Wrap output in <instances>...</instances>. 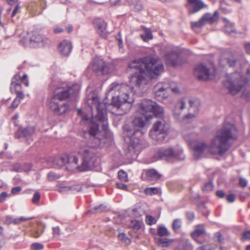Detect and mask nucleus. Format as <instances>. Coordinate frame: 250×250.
I'll return each mask as SVG.
<instances>
[{
    "label": "nucleus",
    "instance_id": "nucleus-1",
    "mask_svg": "<svg viewBox=\"0 0 250 250\" xmlns=\"http://www.w3.org/2000/svg\"><path fill=\"white\" fill-rule=\"evenodd\" d=\"M127 71L131 73L130 86L125 83H112L106 93L104 104L100 102L98 97L94 94L89 95L86 100L87 104L90 107L92 115L93 110L97 112L95 119L102 124L104 131L108 129L107 118L105 110L108 96H111V104L114 110L112 113L116 115H123L130 109L132 106L131 93L140 90L143 92L149 81L157 78L164 71V65L158 57H146L134 60L128 66Z\"/></svg>",
    "mask_w": 250,
    "mask_h": 250
},
{
    "label": "nucleus",
    "instance_id": "nucleus-2",
    "mask_svg": "<svg viewBox=\"0 0 250 250\" xmlns=\"http://www.w3.org/2000/svg\"><path fill=\"white\" fill-rule=\"evenodd\" d=\"M184 137L189 142L190 146L194 151V155L197 158L201 157L207 149L211 153L222 155L231 146L230 141L236 139V128L232 124H224L222 127L216 131L214 136L211 139L209 146L203 141H191L186 135H184Z\"/></svg>",
    "mask_w": 250,
    "mask_h": 250
},
{
    "label": "nucleus",
    "instance_id": "nucleus-3",
    "mask_svg": "<svg viewBox=\"0 0 250 250\" xmlns=\"http://www.w3.org/2000/svg\"><path fill=\"white\" fill-rule=\"evenodd\" d=\"M97 120L93 117L90 121L89 132L85 134L84 140L80 144L77 154L82 157V163L77 166L80 171H85L93 167L97 160L94 147L100 146L102 140L99 137V126L102 125Z\"/></svg>",
    "mask_w": 250,
    "mask_h": 250
},
{
    "label": "nucleus",
    "instance_id": "nucleus-4",
    "mask_svg": "<svg viewBox=\"0 0 250 250\" xmlns=\"http://www.w3.org/2000/svg\"><path fill=\"white\" fill-rule=\"evenodd\" d=\"M79 90L80 86L78 84H73L72 87L58 88L49 102V107L51 110L56 115H62L67 113L70 107L66 100Z\"/></svg>",
    "mask_w": 250,
    "mask_h": 250
},
{
    "label": "nucleus",
    "instance_id": "nucleus-5",
    "mask_svg": "<svg viewBox=\"0 0 250 250\" xmlns=\"http://www.w3.org/2000/svg\"><path fill=\"white\" fill-rule=\"evenodd\" d=\"M152 118V115L143 114L140 113L135 116L130 125H125L124 129L125 135L131 140L134 139L136 134H142L140 129L146 126Z\"/></svg>",
    "mask_w": 250,
    "mask_h": 250
},
{
    "label": "nucleus",
    "instance_id": "nucleus-6",
    "mask_svg": "<svg viewBox=\"0 0 250 250\" xmlns=\"http://www.w3.org/2000/svg\"><path fill=\"white\" fill-rule=\"evenodd\" d=\"M140 112L143 114L152 115V118L163 119L164 117L163 108L150 100H143L140 105Z\"/></svg>",
    "mask_w": 250,
    "mask_h": 250
},
{
    "label": "nucleus",
    "instance_id": "nucleus-7",
    "mask_svg": "<svg viewBox=\"0 0 250 250\" xmlns=\"http://www.w3.org/2000/svg\"><path fill=\"white\" fill-rule=\"evenodd\" d=\"M169 125L164 120L156 122L149 132V136L157 142L163 141L167 136Z\"/></svg>",
    "mask_w": 250,
    "mask_h": 250
},
{
    "label": "nucleus",
    "instance_id": "nucleus-8",
    "mask_svg": "<svg viewBox=\"0 0 250 250\" xmlns=\"http://www.w3.org/2000/svg\"><path fill=\"white\" fill-rule=\"evenodd\" d=\"M27 78V75L25 74L21 76L19 73H17L12 79L10 91L12 93H15L20 99H23L24 98V94L21 90V83L24 84L26 87L29 85V82Z\"/></svg>",
    "mask_w": 250,
    "mask_h": 250
},
{
    "label": "nucleus",
    "instance_id": "nucleus-9",
    "mask_svg": "<svg viewBox=\"0 0 250 250\" xmlns=\"http://www.w3.org/2000/svg\"><path fill=\"white\" fill-rule=\"evenodd\" d=\"M154 157L164 160H167L169 158L183 160L185 158V155L182 148L173 149V148H160L155 153Z\"/></svg>",
    "mask_w": 250,
    "mask_h": 250
},
{
    "label": "nucleus",
    "instance_id": "nucleus-10",
    "mask_svg": "<svg viewBox=\"0 0 250 250\" xmlns=\"http://www.w3.org/2000/svg\"><path fill=\"white\" fill-rule=\"evenodd\" d=\"M175 83L174 82L170 83H162L157 84L154 87V92L158 100H161L162 99H166L168 97L167 91L171 90L173 93L179 94L180 93L179 88L175 86Z\"/></svg>",
    "mask_w": 250,
    "mask_h": 250
},
{
    "label": "nucleus",
    "instance_id": "nucleus-11",
    "mask_svg": "<svg viewBox=\"0 0 250 250\" xmlns=\"http://www.w3.org/2000/svg\"><path fill=\"white\" fill-rule=\"evenodd\" d=\"M89 68L98 74L104 75L111 72L112 65L105 62L100 58H96L89 65Z\"/></svg>",
    "mask_w": 250,
    "mask_h": 250
},
{
    "label": "nucleus",
    "instance_id": "nucleus-12",
    "mask_svg": "<svg viewBox=\"0 0 250 250\" xmlns=\"http://www.w3.org/2000/svg\"><path fill=\"white\" fill-rule=\"evenodd\" d=\"M165 58L167 65L175 67L181 65L186 62V60L180 57L178 51H169L165 53Z\"/></svg>",
    "mask_w": 250,
    "mask_h": 250
},
{
    "label": "nucleus",
    "instance_id": "nucleus-13",
    "mask_svg": "<svg viewBox=\"0 0 250 250\" xmlns=\"http://www.w3.org/2000/svg\"><path fill=\"white\" fill-rule=\"evenodd\" d=\"M48 42L47 38L37 32H32L29 36V45L32 47H43L48 43Z\"/></svg>",
    "mask_w": 250,
    "mask_h": 250
},
{
    "label": "nucleus",
    "instance_id": "nucleus-14",
    "mask_svg": "<svg viewBox=\"0 0 250 250\" xmlns=\"http://www.w3.org/2000/svg\"><path fill=\"white\" fill-rule=\"evenodd\" d=\"M218 18L219 13L217 11H215L213 15L207 13L202 16L198 21L191 23V26L192 28L200 27L204 25L206 22L213 23L217 21Z\"/></svg>",
    "mask_w": 250,
    "mask_h": 250
},
{
    "label": "nucleus",
    "instance_id": "nucleus-15",
    "mask_svg": "<svg viewBox=\"0 0 250 250\" xmlns=\"http://www.w3.org/2000/svg\"><path fill=\"white\" fill-rule=\"evenodd\" d=\"M194 75L200 80L207 81L209 79L210 73L208 68L203 63H200L195 67Z\"/></svg>",
    "mask_w": 250,
    "mask_h": 250
},
{
    "label": "nucleus",
    "instance_id": "nucleus-16",
    "mask_svg": "<svg viewBox=\"0 0 250 250\" xmlns=\"http://www.w3.org/2000/svg\"><path fill=\"white\" fill-rule=\"evenodd\" d=\"M188 4L187 7L188 9L190 14L195 13L204 7H206V5L201 0H187Z\"/></svg>",
    "mask_w": 250,
    "mask_h": 250
},
{
    "label": "nucleus",
    "instance_id": "nucleus-17",
    "mask_svg": "<svg viewBox=\"0 0 250 250\" xmlns=\"http://www.w3.org/2000/svg\"><path fill=\"white\" fill-rule=\"evenodd\" d=\"M189 104L190 105L188 109L189 113L186 116V118L187 119H191L195 117L199 111L200 106V101L198 99H190L189 101Z\"/></svg>",
    "mask_w": 250,
    "mask_h": 250
},
{
    "label": "nucleus",
    "instance_id": "nucleus-18",
    "mask_svg": "<svg viewBox=\"0 0 250 250\" xmlns=\"http://www.w3.org/2000/svg\"><path fill=\"white\" fill-rule=\"evenodd\" d=\"M93 24L98 34L103 38H105L107 34L106 23L100 18L95 19Z\"/></svg>",
    "mask_w": 250,
    "mask_h": 250
},
{
    "label": "nucleus",
    "instance_id": "nucleus-19",
    "mask_svg": "<svg viewBox=\"0 0 250 250\" xmlns=\"http://www.w3.org/2000/svg\"><path fill=\"white\" fill-rule=\"evenodd\" d=\"M35 128L32 126H27L25 128H19L15 134L17 138H29L34 132Z\"/></svg>",
    "mask_w": 250,
    "mask_h": 250
},
{
    "label": "nucleus",
    "instance_id": "nucleus-20",
    "mask_svg": "<svg viewBox=\"0 0 250 250\" xmlns=\"http://www.w3.org/2000/svg\"><path fill=\"white\" fill-rule=\"evenodd\" d=\"M205 233L204 225L200 224L196 226L195 230L191 233V237L197 243L201 244L204 241L200 240L199 238Z\"/></svg>",
    "mask_w": 250,
    "mask_h": 250
},
{
    "label": "nucleus",
    "instance_id": "nucleus-21",
    "mask_svg": "<svg viewBox=\"0 0 250 250\" xmlns=\"http://www.w3.org/2000/svg\"><path fill=\"white\" fill-rule=\"evenodd\" d=\"M72 48V46L70 42L63 40L60 43L58 49L62 55L67 56L70 53Z\"/></svg>",
    "mask_w": 250,
    "mask_h": 250
},
{
    "label": "nucleus",
    "instance_id": "nucleus-22",
    "mask_svg": "<svg viewBox=\"0 0 250 250\" xmlns=\"http://www.w3.org/2000/svg\"><path fill=\"white\" fill-rule=\"evenodd\" d=\"M162 175L155 169H149L146 172V177L148 181H156L160 179Z\"/></svg>",
    "mask_w": 250,
    "mask_h": 250
},
{
    "label": "nucleus",
    "instance_id": "nucleus-23",
    "mask_svg": "<svg viewBox=\"0 0 250 250\" xmlns=\"http://www.w3.org/2000/svg\"><path fill=\"white\" fill-rule=\"evenodd\" d=\"M64 156L66 158V164H72L73 167H76L77 168L79 160L75 152H71L67 155H64Z\"/></svg>",
    "mask_w": 250,
    "mask_h": 250
},
{
    "label": "nucleus",
    "instance_id": "nucleus-24",
    "mask_svg": "<svg viewBox=\"0 0 250 250\" xmlns=\"http://www.w3.org/2000/svg\"><path fill=\"white\" fill-rule=\"evenodd\" d=\"M193 246L188 239H183L175 250H193Z\"/></svg>",
    "mask_w": 250,
    "mask_h": 250
},
{
    "label": "nucleus",
    "instance_id": "nucleus-25",
    "mask_svg": "<svg viewBox=\"0 0 250 250\" xmlns=\"http://www.w3.org/2000/svg\"><path fill=\"white\" fill-rule=\"evenodd\" d=\"M65 160H66V158L65 157L64 155H63L53 158L52 160V162L54 165L61 167L66 164Z\"/></svg>",
    "mask_w": 250,
    "mask_h": 250
},
{
    "label": "nucleus",
    "instance_id": "nucleus-26",
    "mask_svg": "<svg viewBox=\"0 0 250 250\" xmlns=\"http://www.w3.org/2000/svg\"><path fill=\"white\" fill-rule=\"evenodd\" d=\"M44 228V225L42 223H40L38 225L37 229L33 230L31 232V235L36 238L40 237L43 233Z\"/></svg>",
    "mask_w": 250,
    "mask_h": 250
},
{
    "label": "nucleus",
    "instance_id": "nucleus-27",
    "mask_svg": "<svg viewBox=\"0 0 250 250\" xmlns=\"http://www.w3.org/2000/svg\"><path fill=\"white\" fill-rule=\"evenodd\" d=\"M225 32L232 36H235L236 34V30L233 24L227 22L225 27Z\"/></svg>",
    "mask_w": 250,
    "mask_h": 250
},
{
    "label": "nucleus",
    "instance_id": "nucleus-28",
    "mask_svg": "<svg viewBox=\"0 0 250 250\" xmlns=\"http://www.w3.org/2000/svg\"><path fill=\"white\" fill-rule=\"evenodd\" d=\"M173 240L166 238H159L157 241V244L162 247H167L172 243Z\"/></svg>",
    "mask_w": 250,
    "mask_h": 250
},
{
    "label": "nucleus",
    "instance_id": "nucleus-29",
    "mask_svg": "<svg viewBox=\"0 0 250 250\" xmlns=\"http://www.w3.org/2000/svg\"><path fill=\"white\" fill-rule=\"evenodd\" d=\"M27 166L29 167V165H28V164H16L13 166L12 170L17 172L27 171L29 168H26L24 167Z\"/></svg>",
    "mask_w": 250,
    "mask_h": 250
},
{
    "label": "nucleus",
    "instance_id": "nucleus-30",
    "mask_svg": "<svg viewBox=\"0 0 250 250\" xmlns=\"http://www.w3.org/2000/svg\"><path fill=\"white\" fill-rule=\"evenodd\" d=\"M107 209L105 205L102 204L91 209L90 212L92 213H101L106 211Z\"/></svg>",
    "mask_w": 250,
    "mask_h": 250
},
{
    "label": "nucleus",
    "instance_id": "nucleus-31",
    "mask_svg": "<svg viewBox=\"0 0 250 250\" xmlns=\"http://www.w3.org/2000/svg\"><path fill=\"white\" fill-rule=\"evenodd\" d=\"M157 233L160 236H168L170 233L164 226H160L157 230Z\"/></svg>",
    "mask_w": 250,
    "mask_h": 250
},
{
    "label": "nucleus",
    "instance_id": "nucleus-32",
    "mask_svg": "<svg viewBox=\"0 0 250 250\" xmlns=\"http://www.w3.org/2000/svg\"><path fill=\"white\" fill-rule=\"evenodd\" d=\"M186 107V103L183 100H181L178 103H177L175 109L174 111V114H177V115L179 114V112L176 113V111H178L179 110H182L185 109Z\"/></svg>",
    "mask_w": 250,
    "mask_h": 250
},
{
    "label": "nucleus",
    "instance_id": "nucleus-33",
    "mask_svg": "<svg viewBox=\"0 0 250 250\" xmlns=\"http://www.w3.org/2000/svg\"><path fill=\"white\" fill-rule=\"evenodd\" d=\"M145 192L147 195H152L158 193V189L155 187L147 188L145 189Z\"/></svg>",
    "mask_w": 250,
    "mask_h": 250
},
{
    "label": "nucleus",
    "instance_id": "nucleus-34",
    "mask_svg": "<svg viewBox=\"0 0 250 250\" xmlns=\"http://www.w3.org/2000/svg\"><path fill=\"white\" fill-rule=\"evenodd\" d=\"M141 222L136 220H132L129 224L130 228L137 230L141 228Z\"/></svg>",
    "mask_w": 250,
    "mask_h": 250
},
{
    "label": "nucleus",
    "instance_id": "nucleus-35",
    "mask_svg": "<svg viewBox=\"0 0 250 250\" xmlns=\"http://www.w3.org/2000/svg\"><path fill=\"white\" fill-rule=\"evenodd\" d=\"M182 226V221L181 219H176L173 221L172 223V228L175 230L176 231L180 229Z\"/></svg>",
    "mask_w": 250,
    "mask_h": 250
},
{
    "label": "nucleus",
    "instance_id": "nucleus-36",
    "mask_svg": "<svg viewBox=\"0 0 250 250\" xmlns=\"http://www.w3.org/2000/svg\"><path fill=\"white\" fill-rule=\"evenodd\" d=\"M141 36L142 39L145 42L148 41L153 38L152 33L148 30L146 31L145 34L141 35Z\"/></svg>",
    "mask_w": 250,
    "mask_h": 250
},
{
    "label": "nucleus",
    "instance_id": "nucleus-37",
    "mask_svg": "<svg viewBox=\"0 0 250 250\" xmlns=\"http://www.w3.org/2000/svg\"><path fill=\"white\" fill-rule=\"evenodd\" d=\"M118 238L120 240L126 244H128L130 242V240L128 239L124 233H120L118 235Z\"/></svg>",
    "mask_w": 250,
    "mask_h": 250
},
{
    "label": "nucleus",
    "instance_id": "nucleus-38",
    "mask_svg": "<svg viewBox=\"0 0 250 250\" xmlns=\"http://www.w3.org/2000/svg\"><path fill=\"white\" fill-rule=\"evenodd\" d=\"M118 178L122 181H127V175L126 172L122 170L118 172Z\"/></svg>",
    "mask_w": 250,
    "mask_h": 250
},
{
    "label": "nucleus",
    "instance_id": "nucleus-39",
    "mask_svg": "<svg viewBox=\"0 0 250 250\" xmlns=\"http://www.w3.org/2000/svg\"><path fill=\"white\" fill-rule=\"evenodd\" d=\"M213 188V185L211 182L207 183L203 188V190L206 192L211 191Z\"/></svg>",
    "mask_w": 250,
    "mask_h": 250
},
{
    "label": "nucleus",
    "instance_id": "nucleus-40",
    "mask_svg": "<svg viewBox=\"0 0 250 250\" xmlns=\"http://www.w3.org/2000/svg\"><path fill=\"white\" fill-rule=\"evenodd\" d=\"M32 250H41L43 249V245L40 243H34L31 245Z\"/></svg>",
    "mask_w": 250,
    "mask_h": 250
},
{
    "label": "nucleus",
    "instance_id": "nucleus-41",
    "mask_svg": "<svg viewBox=\"0 0 250 250\" xmlns=\"http://www.w3.org/2000/svg\"><path fill=\"white\" fill-rule=\"evenodd\" d=\"M47 176L48 180L50 181H54L60 178V176L58 174L53 172H49Z\"/></svg>",
    "mask_w": 250,
    "mask_h": 250
},
{
    "label": "nucleus",
    "instance_id": "nucleus-42",
    "mask_svg": "<svg viewBox=\"0 0 250 250\" xmlns=\"http://www.w3.org/2000/svg\"><path fill=\"white\" fill-rule=\"evenodd\" d=\"M146 222L149 225L155 224L156 221L155 218L151 215H147L146 218Z\"/></svg>",
    "mask_w": 250,
    "mask_h": 250
},
{
    "label": "nucleus",
    "instance_id": "nucleus-43",
    "mask_svg": "<svg viewBox=\"0 0 250 250\" xmlns=\"http://www.w3.org/2000/svg\"><path fill=\"white\" fill-rule=\"evenodd\" d=\"M33 217L32 218H25L23 217H21L19 218H14L13 223L14 224H18L21 222L27 221L31 219H32Z\"/></svg>",
    "mask_w": 250,
    "mask_h": 250
},
{
    "label": "nucleus",
    "instance_id": "nucleus-44",
    "mask_svg": "<svg viewBox=\"0 0 250 250\" xmlns=\"http://www.w3.org/2000/svg\"><path fill=\"white\" fill-rule=\"evenodd\" d=\"M214 240L216 242L222 243L224 239L221 233L220 232H217L214 234Z\"/></svg>",
    "mask_w": 250,
    "mask_h": 250
},
{
    "label": "nucleus",
    "instance_id": "nucleus-45",
    "mask_svg": "<svg viewBox=\"0 0 250 250\" xmlns=\"http://www.w3.org/2000/svg\"><path fill=\"white\" fill-rule=\"evenodd\" d=\"M215 248L212 247L209 245H203L200 247L197 248L196 250H214Z\"/></svg>",
    "mask_w": 250,
    "mask_h": 250
},
{
    "label": "nucleus",
    "instance_id": "nucleus-46",
    "mask_svg": "<svg viewBox=\"0 0 250 250\" xmlns=\"http://www.w3.org/2000/svg\"><path fill=\"white\" fill-rule=\"evenodd\" d=\"M71 189H72V187L64 186L62 185L58 186V190L62 192L70 190Z\"/></svg>",
    "mask_w": 250,
    "mask_h": 250
},
{
    "label": "nucleus",
    "instance_id": "nucleus-47",
    "mask_svg": "<svg viewBox=\"0 0 250 250\" xmlns=\"http://www.w3.org/2000/svg\"><path fill=\"white\" fill-rule=\"evenodd\" d=\"M21 100V99H20L17 96L16 98L15 99V100H14V101L12 102V104L10 106V108H16V107H17L18 105L20 103Z\"/></svg>",
    "mask_w": 250,
    "mask_h": 250
},
{
    "label": "nucleus",
    "instance_id": "nucleus-48",
    "mask_svg": "<svg viewBox=\"0 0 250 250\" xmlns=\"http://www.w3.org/2000/svg\"><path fill=\"white\" fill-rule=\"evenodd\" d=\"M40 198H41V196H40V193L38 192H35L33 196L32 202L34 204L37 203L40 200Z\"/></svg>",
    "mask_w": 250,
    "mask_h": 250
},
{
    "label": "nucleus",
    "instance_id": "nucleus-49",
    "mask_svg": "<svg viewBox=\"0 0 250 250\" xmlns=\"http://www.w3.org/2000/svg\"><path fill=\"white\" fill-rule=\"evenodd\" d=\"M242 240L250 239V230L244 231L242 234Z\"/></svg>",
    "mask_w": 250,
    "mask_h": 250
},
{
    "label": "nucleus",
    "instance_id": "nucleus-50",
    "mask_svg": "<svg viewBox=\"0 0 250 250\" xmlns=\"http://www.w3.org/2000/svg\"><path fill=\"white\" fill-rule=\"evenodd\" d=\"M117 187L118 188L123 189L124 190H128V187L127 185L123 184V183H117Z\"/></svg>",
    "mask_w": 250,
    "mask_h": 250
},
{
    "label": "nucleus",
    "instance_id": "nucleus-51",
    "mask_svg": "<svg viewBox=\"0 0 250 250\" xmlns=\"http://www.w3.org/2000/svg\"><path fill=\"white\" fill-rule=\"evenodd\" d=\"M226 199L229 202L232 203L235 199V195L234 194H231L226 197Z\"/></svg>",
    "mask_w": 250,
    "mask_h": 250
},
{
    "label": "nucleus",
    "instance_id": "nucleus-52",
    "mask_svg": "<svg viewBox=\"0 0 250 250\" xmlns=\"http://www.w3.org/2000/svg\"><path fill=\"white\" fill-rule=\"evenodd\" d=\"M248 184L247 181L243 178H240L239 179V184L242 187H245L247 186Z\"/></svg>",
    "mask_w": 250,
    "mask_h": 250
},
{
    "label": "nucleus",
    "instance_id": "nucleus-53",
    "mask_svg": "<svg viewBox=\"0 0 250 250\" xmlns=\"http://www.w3.org/2000/svg\"><path fill=\"white\" fill-rule=\"evenodd\" d=\"M21 190V188L18 186L14 187L11 189V193L13 194H16L19 193Z\"/></svg>",
    "mask_w": 250,
    "mask_h": 250
},
{
    "label": "nucleus",
    "instance_id": "nucleus-54",
    "mask_svg": "<svg viewBox=\"0 0 250 250\" xmlns=\"http://www.w3.org/2000/svg\"><path fill=\"white\" fill-rule=\"evenodd\" d=\"M216 195L219 198H223L225 197V193L223 190H220L216 192Z\"/></svg>",
    "mask_w": 250,
    "mask_h": 250
},
{
    "label": "nucleus",
    "instance_id": "nucleus-55",
    "mask_svg": "<svg viewBox=\"0 0 250 250\" xmlns=\"http://www.w3.org/2000/svg\"><path fill=\"white\" fill-rule=\"evenodd\" d=\"M244 47L246 52L248 54H250V42H245L244 44Z\"/></svg>",
    "mask_w": 250,
    "mask_h": 250
},
{
    "label": "nucleus",
    "instance_id": "nucleus-56",
    "mask_svg": "<svg viewBox=\"0 0 250 250\" xmlns=\"http://www.w3.org/2000/svg\"><path fill=\"white\" fill-rule=\"evenodd\" d=\"M187 217L189 220H192L195 217L194 213L192 212H187Z\"/></svg>",
    "mask_w": 250,
    "mask_h": 250
},
{
    "label": "nucleus",
    "instance_id": "nucleus-57",
    "mask_svg": "<svg viewBox=\"0 0 250 250\" xmlns=\"http://www.w3.org/2000/svg\"><path fill=\"white\" fill-rule=\"evenodd\" d=\"M13 219L14 218H13L12 217L8 216L5 217V223L7 224H11L13 223Z\"/></svg>",
    "mask_w": 250,
    "mask_h": 250
},
{
    "label": "nucleus",
    "instance_id": "nucleus-58",
    "mask_svg": "<svg viewBox=\"0 0 250 250\" xmlns=\"http://www.w3.org/2000/svg\"><path fill=\"white\" fill-rule=\"evenodd\" d=\"M7 196V194L5 192H3L0 194V203L4 201L5 198Z\"/></svg>",
    "mask_w": 250,
    "mask_h": 250
},
{
    "label": "nucleus",
    "instance_id": "nucleus-59",
    "mask_svg": "<svg viewBox=\"0 0 250 250\" xmlns=\"http://www.w3.org/2000/svg\"><path fill=\"white\" fill-rule=\"evenodd\" d=\"M71 187H72V189H70V190H76L77 191H79L82 189V187L80 185H75L71 186Z\"/></svg>",
    "mask_w": 250,
    "mask_h": 250
},
{
    "label": "nucleus",
    "instance_id": "nucleus-60",
    "mask_svg": "<svg viewBox=\"0 0 250 250\" xmlns=\"http://www.w3.org/2000/svg\"><path fill=\"white\" fill-rule=\"evenodd\" d=\"M19 10H20V7L18 5H16V7H15L14 9L12 11V14L11 17H13L14 16H15V15L16 14V13L19 11Z\"/></svg>",
    "mask_w": 250,
    "mask_h": 250
},
{
    "label": "nucleus",
    "instance_id": "nucleus-61",
    "mask_svg": "<svg viewBox=\"0 0 250 250\" xmlns=\"http://www.w3.org/2000/svg\"><path fill=\"white\" fill-rule=\"evenodd\" d=\"M135 9L137 11H140L143 8V5L140 3H137L135 6Z\"/></svg>",
    "mask_w": 250,
    "mask_h": 250
},
{
    "label": "nucleus",
    "instance_id": "nucleus-62",
    "mask_svg": "<svg viewBox=\"0 0 250 250\" xmlns=\"http://www.w3.org/2000/svg\"><path fill=\"white\" fill-rule=\"evenodd\" d=\"M60 229L58 227L53 228V232L54 235H58L59 234Z\"/></svg>",
    "mask_w": 250,
    "mask_h": 250
},
{
    "label": "nucleus",
    "instance_id": "nucleus-63",
    "mask_svg": "<svg viewBox=\"0 0 250 250\" xmlns=\"http://www.w3.org/2000/svg\"><path fill=\"white\" fill-rule=\"evenodd\" d=\"M62 31H63V29L61 28H57L54 29V33H55L56 34L61 33V32H62Z\"/></svg>",
    "mask_w": 250,
    "mask_h": 250
},
{
    "label": "nucleus",
    "instance_id": "nucleus-64",
    "mask_svg": "<svg viewBox=\"0 0 250 250\" xmlns=\"http://www.w3.org/2000/svg\"><path fill=\"white\" fill-rule=\"evenodd\" d=\"M66 29L67 30V32L70 33V32H72V30H73V27L72 25H69L67 28H66Z\"/></svg>",
    "mask_w": 250,
    "mask_h": 250
}]
</instances>
